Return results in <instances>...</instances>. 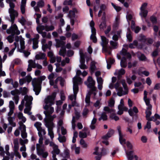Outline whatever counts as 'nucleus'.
<instances>
[{
  "label": "nucleus",
  "instance_id": "obj_1",
  "mask_svg": "<svg viewBox=\"0 0 160 160\" xmlns=\"http://www.w3.org/2000/svg\"><path fill=\"white\" fill-rule=\"evenodd\" d=\"M54 100L53 96H48L45 99L43 105V108L45 110L43 112L46 116L44 120V125L48 128V134L52 140L54 137L53 129L54 126L52 121L56 117L55 115L51 116L54 112V108L51 106L54 103Z\"/></svg>",
  "mask_w": 160,
  "mask_h": 160
},
{
  "label": "nucleus",
  "instance_id": "obj_2",
  "mask_svg": "<svg viewBox=\"0 0 160 160\" xmlns=\"http://www.w3.org/2000/svg\"><path fill=\"white\" fill-rule=\"evenodd\" d=\"M74 78L73 89V94H72L68 96V98L72 102V104H69L68 106V109L67 110V112L69 113L70 112L71 107L72 106H78V104L76 101V99L77 94L78 91V83H80L81 82V79L78 78V81L77 82Z\"/></svg>",
  "mask_w": 160,
  "mask_h": 160
},
{
  "label": "nucleus",
  "instance_id": "obj_3",
  "mask_svg": "<svg viewBox=\"0 0 160 160\" xmlns=\"http://www.w3.org/2000/svg\"><path fill=\"white\" fill-rule=\"evenodd\" d=\"M121 82L118 81L116 83L115 89L117 92V94L121 97L128 94V88L126 81L124 79L122 80Z\"/></svg>",
  "mask_w": 160,
  "mask_h": 160
},
{
  "label": "nucleus",
  "instance_id": "obj_4",
  "mask_svg": "<svg viewBox=\"0 0 160 160\" xmlns=\"http://www.w3.org/2000/svg\"><path fill=\"white\" fill-rule=\"evenodd\" d=\"M6 2L9 4L10 7L8 9V12L10 18V21L11 23L14 22L15 18L18 16V12L14 9L15 5L13 2H11L10 0H7Z\"/></svg>",
  "mask_w": 160,
  "mask_h": 160
},
{
  "label": "nucleus",
  "instance_id": "obj_5",
  "mask_svg": "<svg viewBox=\"0 0 160 160\" xmlns=\"http://www.w3.org/2000/svg\"><path fill=\"white\" fill-rule=\"evenodd\" d=\"M46 78L45 76H40L38 78H34L32 81V84L33 89L35 94L38 95L41 91L40 85L42 81L44 80Z\"/></svg>",
  "mask_w": 160,
  "mask_h": 160
},
{
  "label": "nucleus",
  "instance_id": "obj_6",
  "mask_svg": "<svg viewBox=\"0 0 160 160\" xmlns=\"http://www.w3.org/2000/svg\"><path fill=\"white\" fill-rule=\"evenodd\" d=\"M9 111L7 115V119L9 122V124L12 125L13 127H15L16 125V123L13 122L15 119L14 117H12L14 113L15 109V105L13 101H10L9 102Z\"/></svg>",
  "mask_w": 160,
  "mask_h": 160
},
{
  "label": "nucleus",
  "instance_id": "obj_7",
  "mask_svg": "<svg viewBox=\"0 0 160 160\" xmlns=\"http://www.w3.org/2000/svg\"><path fill=\"white\" fill-rule=\"evenodd\" d=\"M120 54L123 56L121 60L120 65L122 67L125 68L127 65L126 58L130 59L131 56L130 53L128 52L126 50L125 48H122L120 52Z\"/></svg>",
  "mask_w": 160,
  "mask_h": 160
},
{
  "label": "nucleus",
  "instance_id": "obj_8",
  "mask_svg": "<svg viewBox=\"0 0 160 160\" xmlns=\"http://www.w3.org/2000/svg\"><path fill=\"white\" fill-rule=\"evenodd\" d=\"M24 99L26 101L25 106V108L24 110V112L25 113L28 114V115H31L32 113L30 112L32 108L31 106L32 104V101L33 100L32 97L31 96L25 95L24 96Z\"/></svg>",
  "mask_w": 160,
  "mask_h": 160
},
{
  "label": "nucleus",
  "instance_id": "obj_9",
  "mask_svg": "<svg viewBox=\"0 0 160 160\" xmlns=\"http://www.w3.org/2000/svg\"><path fill=\"white\" fill-rule=\"evenodd\" d=\"M117 129L118 132L119 136V140L121 144L124 146L126 144L129 149H132V145L131 143L128 141L126 142V139L124 138V135L122 134L121 131V127L118 126L117 127Z\"/></svg>",
  "mask_w": 160,
  "mask_h": 160
},
{
  "label": "nucleus",
  "instance_id": "obj_10",
  "mask_svg": "<svg viewBox=\"0 0 160 160\" xmlns=\"http://www.w3.org/2000/svg\"><path fill=\"white\" fill-rule=\"evenodd\" d=\"M148 3L145 2L142 3L140 8V12L139 15L141 18L142 21L144 19H146L148 15V10L147 9Z\"/></svg>",
  "mask_w": 160,
  "mask_h": 160
},
{
  "label": "nucleus",
  "instance_id": "obj_11",
  "mask_svg": "<svg viewBox=\"0 0 160 160\" xmlns=\"http://www.w3.org/2000/svg\"><path fill=\"white\" fill-rule=\"evenodd\" d=\"M36 151L37 154L43 158H47L48 155V152L38 144H36Z\"/></svg>",
  "mask_w": 160,
  "mask_h": 160
},
{
  "label": "nucleus",
  "instance_id": "obj_12",
  "mask_svg": "<svg viewBox=\"0 0 160 160\" xmlns=\"http://www.w3.org/2000/svg\"><path fill=\"white\" fill-rule=\"evenodd\" d=\"M6 32L7 33L9 34H11L13 35L15 34L18 35L20 33V32L18 29L17 25L15 24H14V22L11 23V27L9 28L7 30Z\"/></svg>",
  "mask_w": 160,
  "mask_h": 160
},
{
  "label": "nucleus",
  "instance_id": "obj_13",
  "mask_svg": "<svg viewBox=\"0 0 160 160\" xmlns=\"http://www.w3.org/2000/svg\"><path fill=\"white\" fill-rule=\"evenodd\" d=\"M20 48L18 49V51L22 53L24 57L27 58L30 54L31 53L28 50H25V42L23 39H20Z\"/></svg>",
  "mask_w": 160,
  "mask_h": 160
},
{
  "label": "nucleus",
  "instance_id": "obj_14",
  "mask_svg": "<svg viewBox=\"0 0 160 160\" xmlns=\"http://www.w3.org/2000/svg\"><path fill=\"white\" fill-rule=\"evenodd\" d=\"M95 151L93 153L97 155L95 158L96 160H100L102 156L105 155L106 152V150L104 148L102 149H99L98 147H96L95 148Z\"/></svg>",
  "mask_w": 160,
  "mask_h": 160
},
{
  "label": "nucleus",
  "instance_id": "obj_15",
  "mask_svg": "<svg viewBox=\"0 0 160 160\" xmlns=\"http://www.w3.org/2000/svg\"><path fill=\"white\" fill-rule=\"evenodd\" d=\"M95 23L93 20H92L90 23V26L91 28L92 34L90 36L91 39L93 42L96 43L97 42V39L96 37V30L94 28Z\"/></svg>",
  "mask_w": 160,
  "mask_h": 160
},
{
  "label": "nucleus",
  "instance_id": "obj_16",
  "mask_svg": "<svg viewBox=\"0 0 160 160\" xmlns=\"http://www.w3.org/2000/svg\"><path fill=\"white\" fill-rule=\"evenodd\" d=\"M101 38L102 42L101 45L102 47V49L104 50L108 54L110 55L111 52V51H109L108 50L106 46L108 43V40L104 36H101Z\"/></svg>",
  "mask_w": 160,
  "mask_h": 160
},
{
  "label": "nucleus",
  "instance_id": "obj_17",
  "mask_svg": "<svg viewBox=\"0 0 160 160\" xmlns=\"http://www.w3.org/2000/svg\"><path fill=\"white\" fill-rule=\"evenodd\" d=\"M86 53H84L80 51V64L79 67L81 69H86L88 68V67L84 64L85 62V58Z\"/></svg>",
  "mask_w": 160,
  "mask_h": 160
},
{
  "label": "nucleus",
  "instance_id": "obj_18",
  "mask_svg": "<svg viewBox=\"0 0 160 160\" xmlns=\"http://www.w3.org/2000/svg\"><path fill=\"white\" fill-rule=\"evenodd\" d=\"M104 110L107 112V113H111L110 117L112 119H114L116 121H118L119 119V118L116 116L115 113V111L114 110L111 109L108 107H105L104 108Z\"/></svg>",
  "mask_w": 160,
  "mask_h": 160
},
{
  "label": "nucleus",
  "instance_id": "obj_19",
  "mask_svg": "<svg viewBox=\"0 0 160 160\" xmlns=\"http://www.w3.org/2000/svg\"><path fill=\"white\" fill-rule=\"evenodd\" d=\"M147 106L146 110L145 111V113L146 114V117L147 120L148 121H150L151 117L150 116L152 114V105L150 104V102H148L146 103Z\"/></svg>",
  "mask_w": 160,
  "mask_h": 160
},
{
  "label": "nucleus",
  "instance_id": "obj_20",
  "mask_svg": "<svg viewBox=\"0 0 160 160\" xmlns=\"http://www.w3.org/2000/svg\"><path fill=\"white\" fill-rule=\"evenodd\" d=\"M85 84L89 88H92V89L95 90L96 89V87L94 86L95 82L94 81L92 77H88L87 81L85 82Z\"/></svg>",
  "mask_w": 160,
  "mask_h": 160
},
{
  "label": "nucleus",
  "instance_id": "obj_21",
  "mask_svg": "<svg viewBox=\"0 0 160 160\" xmlns=\"http://www.w3.org/2000/svg\"><path fill=\"white\" fill-rule=\"evenodd\" d=\"M88 74V73L87 72H86L85 71H84L83 72H82L80 70H77L76 72V75L73 78V81H74V78H75V80L78 82V78H80L81 79V82L80 83H78V85L81 84L82 82V80L81 78L79 77V75H82L83 76L85 77Z\"/></svg>",
  "mask_w": 160,
  "mask_h": 160
},
{
  "label": "nucleus",
  "instance_id": "obj_22",
  "mask_svg": "<svg viewBox=\"0 0 160 160\" xmlns=\"http://www.w3.org/2000/svg\"><path fill=\"white\" fill-rule=\"evenodd\" d=\"M19 93V91L17 89L11 91V94L14 96L13 98V99L15 101V103L16 104H18V103L19 99V98L18 96Z\"/></svg>",
  "mask_w": 160,
  "mask_h": 160
},
{
  "label": "nucleus",
  "instance_id": "obj_23",
  "mask_svg": "<svg viewBox=\"0 0 160 160\" xmlns=\"http://www.w3.org/2000/svg\"><path fill=\"white\" fill-rule=\"evenodd\" d=\"M100 10L99 11L98 16L100 17L102 13H103V16L102 17V19H104L105 18V12L104 11L106 8V6L104 4H101L100 6Z\"/></svg>",
  "mask_w": 160,
  "mask_h": 160
},
{
  "label": "nucleus",
  "instance_id": "obj_24",
  "mask_svg": "<svg viewBox=\"0 0 160 160\" xmlns=\"http://www.w3.org/2000/svg\"><path fill=\"white\" fill-rule=\"evenodd\" d=\"M44 6V2L42 0H40L37 3V6L34 7V9L36 12H40L39 8H42Z\"/></svg>",
  "mask_w": 160,
  "mask_h": 160
},
{
  "label": "nucleus",
  "instance_id": "obj_25",
  "mask_svg": "<svg viewBox=\"0 0 160 160\" xmlns=\"http://www.w3.org/2000/svg\"><path fill=\"white\" fill-rule=\"evenodd\" d=\"M16 116L18 118L20 121V122H19V124L24 123L26 120V118L23 116V114L21 112H18L17 113Z\"/></svg>",
  "mask_w": 160,
  "mask_h": 160
},
{
  "label": "nucleus",
  "instance_id": "obj_26",
  "mask_svg": "<svg viewBox=\"0 0 160 160\" xmlns=\"http://www.w3.org/2000/svg\"><path fill=\"white\" fill-rule=\"evenodd\" d=\"M127 83L130 85L132 83V81L135 80L137 78V76L134 74L131 77L130 76H126V77Z\"/></svg>",
  "mask_w": 160,
  "mask_h": 160
},
{
  "label": "nucleus",
  "instance_id": "obj_27",
  "mask_svg": "<svg viewBox=\"0 0 160 160\" xmlns=\"http://www.w3.org/2000/svg\"><path fill=\"white\" fill-rule=\"evenodd\" d=\"M140 37H141V38L140 39V40L145 42L148 45L152 44L153 42V40L152 39L150 38H146L144 36L141 35Z\"/></svg>",
  "mask_w": 160,
  "mask_h": 160
},
{
  "label": "nucleus",
  "instance_id": "obj_28",
  "mask_svg": "<svg viewBox=\"0 0 160 160\" xmlns=\"http://www.w3.org/2000/svg\"><path fill=\"white\" fill-rule=\"evenodd\" d=\"M35 58L37 60L47 59V57L45 53L41 52H38L35 55Z\"/></svg>",
  "mask_w": 160,
  "mask_h": 160
},
{
  "label": "nucleus",
  "instance_id": "obj_29",
  "mask_svg": "<svg viewBox=\"0 0 160 160\" xmlns=\"http://www.w3.org/2000/svg\"><path fill=\"white\" fill-rule=\"evenodd\" d=\"M125 72V70L121 68L120 70H116L115 72L114 73L115 75H117L118 78H120L121 76L124 75Z\"/></svg>",
  "mask_w": 160,
  "mask_h": 160
},
{
  "label": "nucleus",
  "instance_id": "obj_30",
  "mask_svg": "<svg viewBox=\"0 0 160 160\" xmlns=\"http://www.w3.org/2000/svg\"><path fill=\"white\" fill-rule=\"evenodd\" d=\"M26 3V0H22L20 8L21 13L23 14H24L25 12Z\"/></svg>",
  "mask_w": 160,
  "mask_h": 160
},
{
  "label": "nucleus",
  "instance_id": "obj_31",
  "mask_svg": "<svg viewBox=\"0 0 160 160\" xmlns=\"http://www.w3.org/2000/svg\"><path fill=\"white\" fill-rule=\"evenodd\" d=\"M97 81L98 83V88L99 90H101L102 88L103 80L101 77H97Z\"/></svg>",
  "mask_w": 160,
  "mask_h": 160
},
{
  "label": "nucleus",
  "instance_id": "obj_32",
  "mask_svg": "<svg viewBox=\"0 0 160 160\" xmlns=\"http://www.w3.org/2000/svg\"><path fill=\"white\" fill-rule=\"evenodd\" d=\"M124 148L128 160H132L133 158V152L132 151H128L127 150L125 147H124Z\"/></svg>",
  "mask_w": 160,
  "mask_h": 160
},
{
  "label": "nucleus",
  "instance_id": "obj_33",
  "mask_svg": "<svg viewBox=\"0 0 160 160\" xmlns=\"http://www.w3.org/2000/svg\"><path fill=\"white\" fill-rule=\"evenodd\" d=\"M138 110L136 107H134L132 109L130 108L128 110V113L131 116H133L134 115V113L136 114L138 113Z\"/></svg>",
  "mask_w": 160,
  "mask_h": 160
},
{
  "label": "nucleus",
  "instance_id": "obj_34",
  "mask_svg": "<svg viewBox=\"0 0 160 160\" xmlns=\"http://www.w3.org/2000/svg\"><path fill=\"white\" fill-rule=\"evenodd\" d=\"M138 57L140 61L145 62L148 60L145 55L140 52L138 53Z\"/></svg>",
  "mask_w": 160,
  "mask_h": 160
},
{
  "label": "nucleus",
  "instance_id": "obj_35",
  "mask_svg": "<svg viewBox=\"0 0 160 160\" xmlns=\"http://www.w3.org/2000/svg\"><path fill=\"white\" fill-rule=\"evenodd\" d=\"M78 11L75 8H73L72 10L69 12L68 16L70 18H74L75 17V13H77Z\"/></svg>",
  "mask_w": 160,
  "mask_h": 160
},
{
  "label": "nucleus",
  "instance_id": "obj_36",
  "mask_svg": "<svg viewBox=\"0 0 160 160\" xmlns=\"http://www.w3.org/2000/svg\"><path fill=\"white\" fill-rule=\"evenodd\" d=\"M117 80L116 78L113 77L112 78V82L109 85L108 87L110 89H113L114 88H115V86L116 83L114 84V83Z\"/></svg>",
  "mask_w": 160,
  "mask_h": 160
},
{
  "label": "nucleus",
  "instance_id": "obj_37",
  "mask_svg": "<svg viewBox=\"0 0 160 160\" xmlns=\"http://www.w3.org/2000/svg\"><path fill=\"white\" fill-rule=\"evenodd\" d=\"M52 42L51 41H49L48 42V44H43L42 46V50L44 51H45L46 49L47 48H48L49 49H51V47L52 45Z\"/></svg>",
  "mask_w": 160,
  "mask_h": 160
},
{
  "label": "nucleus",
  "instance_id": "obj_38",
  "mask_svg": "<svg viewBox=\"0 0 160 160\" xmlns=\"http://www.w3.org/2000/svg\"><path fill=\"white\" fill-rule=\"evenodd\" d=\"M14 47L13 48L8 52V55L10 57L12 56L13 52L15 50L16 48H18V49L19 48V44L17 43L16 42H14Z\"/></svg>",
  "mask_w": 160,
  "mask_h": 160
},
{
  "label": "nucleus",
  "instance_id": "obj_39",
  "mask_svg": "<svg viewBox=\"0 0 160 160\" xmlns=\"http://www.w3.org/2000/svg\"><path fill=\"white\" fill-rule=\"evenodd\" d=\"M60 40H59L57 42V44L58 47H61L65 45V42L63 40H65L66 38L62 36L60 37Z\"/></svg>",
  "mask_w": 160,
  "mask_h": 160
},
{
  "label": "nucleus",
  "instance_id": "obj_40",
  "mask_svg": "<svg viewBox=\"0 0 160 160\" xmlns=\"http://www.w3.org/2000/svg\"><path fill=\"white\" fill-rule=\"evenodd\" d=\"M83 130L86 131V132H79V136L80 138H84L87 137V132L88 133L89 132L87 131V129L84 128Z\"/></svg>",
  "mask_w": 160,
  "mask_h": 160
},
{
  "label": "nucleus",
  "instance_id": "obj_41",
  "mask_svg": "<svg viewBox=\"0 0 160 160\" xmlns=\"http://www.w3.org/2000/svg\"><path fill=\"white\" fill-rule=\"evenodd\" d=\"M114 132V131L113 130L110 129L107 134L105 136H103V138L107 139L108 138H110L113 135Z\"/></svg>",
  "mask_w": 160,
  "mask_h": 160
},
{
  "label": "nucleus",
  "instance_id": "obj_42",
  "mask_svg": "<svg viewBox=\"0 0 160 160\" xmlns=\"http://www.w3.org/2000/svg\"><path fill=\"white\" fill-rule=\"evenodd\" d=\"M121 33V30H118L117 32V33L114 34L112 37V39L115 41H116L118 38L120 37V34Z\"/></svg>",
  "mask_w": 160,
  "mask_h": 160
},
{
  "label": "nucleus",
  "instance_id": "obj_43",
  "mask_svg": "<svg viewBox=\"0 0 160 160\" xmlns=\"http://www.w3.org/2000/svg\"><path fill=\"white\" fill-rule=\"evenodd\" d=\"M60 81V84L62 87L64 86L65 83L64 79L61 77H59L57 78L55 80V83H57L58 81Z\"/></svg>",
  "mask_w": 160,
  "mask_h": 160
},
{
  "label": "nucleus",
  "instance_id": "obj_44",
  "mask_svg": "<svg viewBox=\"0 0 160 160\" xmlns=\"http://www.w3.org/2000/svg\"><path fill=\"white\" fill-rule=\"evenodd\" d=\"M37 30L38 32H42L44 30L46 29V25L44 26L42 25H39L37 27Z\"/></svg>",
  "mask_w": 160,
  "mask_h": 160
},
{
  "label": "nucleus",
  "instance_id": "obj_45",
  "mask_svg": "<svg viewBox=\"0 0 160 160\" xmlns=\"http://www.w3.org/2000/svg\"><path fill=\"white\" fill-rule=\"evenodd\" d=\"M96 70L95 63L94 61L92 62L90 68V71L91 73H93Z\"/></svg>",
  "mask_w": 160,
  "mask_h": 160
},
{
  "label": "nucleus",
  "instance_id": "obj_46",
  "mask_svg": "<svg viewBox=\"0 0 160 160\" xmlns=\"http://www.w3.org/2000/svg\"><path fill=\"white\" fill-rule=\"evenodd\" d=\"M18 21L22 26H24L27 23V21L25 18L23 16H22L20 18H18Z\"/></svg>",
  "mask_w": 160,
  "mask_h": 160
},
{
  "label": "nucleus",
  "instance_id": "obj_47",
  "mask_svg": "<svg viewBox=\"0 0 160 160\" xmlns=\"http://www.w3.org/2000/svg\"><path fill=\"white\" fill-rule=\"evenodd\" d=\"M53 151L52 152V153L58 155L60 153V150L58 148V146L57 145L56 146L53 147Z\"/></svg>",
  "mask_w": 160,
  "mask_h": 160
},
{
  "label": "nucleus",
  "instance_id": "obj_48",
  "mask_svg": "<svg viewBox=\"0 0 160 160\" xmlns=\"http://www.w3.org/2000/svg\"><path fill=\"white\" fill-rule=\"evenodd\" d=\"M66 53V48L65 47H62L59 51V55L64 57Z\"/></svg>",
  "mask_w": 160,
  "mask_h": 160
},
{
  "label": "nucleus",
  "instance_id": "obj_49",
  "mask_svg": "<svg viewBox=\"0 0 160 160\" xmlns=\"http://www.w3.org/2000/svg\"><path fill=\"white\" fill-rule=\"evenodd\" d=\"M38 41L36 40H32V41H29V42H33V45H32V48L34 49H36L38 48Z\"/></svg>",
  "mask_w": 160,
  "mask_h": 160
},
{
  "label": "nucleus",
  "instance_id": "obj_50",
  "mask_svg": "<svg viewBox=\"0 0 160 160\" xmlns=\"http://www.w3.org/2000/svg\"><path fill=\"white\" fill-rule=\"evenodd\" d=\"M107 116L106 115V113L105 112H103L101 115V117L98 118V120L100 121L102 120L103 121H105L107 119Z\"/></svg>",
  "mask_w": 160,
  "mask_h": 160
},
{
  "label": "nucleus",
  "instance_id": "obj_51",
  "mask_svg": "<svg viewBox=\"0 0 160 160\" xmlns=\"http://www.w3.org/2000/svg\"><path fill=\"white\" fill-rule=\"evenodd\" d=\"M38 131V134L39 136H42L43 135H45L46 134V132L44 129L42 128L37 130Z\"/></svg>",
  "mask_w": 160,
  "mask_h": 160
},
{
  "label": "nucleus",
  "instance_id": "obj_52",
  "mask_svg": "<svg viewBox=\"0 0 160 160\" xmlns=\"http://www.w3.org/2000/svg\"><path fill=\"white\" fill-rule=\"evenodd\" d=\"M58 136V139L60 142H66V138L65 136H62L60 133H59Z\"/></svg>",
  "mask_w": 160,
  "mask_h": 160
},
{
  "label": "nucleus",
  "instance_id": "obj_53",
  "mask_svg": "<svg viewBox=\"0 0 160 160\" xmlns=\"http://www.w3.org/2000/svg\"><path fill=\"white\" fill-rule=\"evenodd\" d=\"M158 119L160 120V115L157 113H156L154 115V116L151 117L150 121H153L154 122H155Z\"/></svg>",
  "mask_w": 160,
  "mask_h": 160
},
{
  "label": "nucleus",
  "instance_id": "obj_54",
  "mask_svg": "<svg viewBox=\"0 0 160 160\" xmlns=\"http://www.w3.org/2000/svg\"><path fill=\"white\" fill-rule=\"evenodd\" d=\"M24 79L26 82L29 83L32 80V78L30 74L26 76L24 78Z\"/></svg>",
  "mask_w": 160,
  "mask_h": 160
},
{
  "label": "nucleus",
  "instance_id": "obj_55",
  "mask_svg": "<svg viewBox=\"0 0 160 160\" xmlns=\"http://www.w3.org/2000/svg\"><path fill=\"white\" fill-rule=\"evenodd\" d=\"M28 65L31 66L33 68H35L36 63H35V60H29L28 61Z\"/></svg>",
  "mask_w": 160,
  "mask_h": 160
},
{
  "label": "nucleus",
  "instance_id": "obj_56",
  "mask_svg": "<svg viewBox=\"0 0 160 160\" xmlns=\"http://www.w3.org/2000/svg\"><path fill=\"white\" fill-rule=\"evenodd\" d=\"M99 28L101 30H103L106 27V23L105 21L102 22L100 24Z\"/></svg>",
  "mask_w": 160,
  "mask_h": 160
},
{
  "label": "nucleus",
  "instance_id": "obj_57",
  "mask_svg": "<svg viewBox=\"0 0 160 160\" xmlns=\"http://www.w3.org/2000/svg\"><path fill=\"white\" fill-rule=\"evenodd\" d=\"M133 14L132 13H128L126 15L127 20L128 22L132 18Z\"/></svg>",
  "mask_w": 160,
  "mask_h": 160
},
{
  "label": "nucleus",
  "instance_id": "obj_58",
  "mask_svg": "<svg viewBox=\"0 0 160 160\" xmlns=\"http://www.w3.org/2000/svg\"><path fill=\"white\" fill-rule=\"evenodd\" d=\"M148 94V92H147L145 90L144 91V97L143 98L145 102V103H146L147 102H150V100L149 99L147 98V95Z\"/></svg>",
  "mask_w": 160,
  "mask_h": 160
},
{
  "label": "nucleus",
  "instance_id": "obj_59",
  "mask_svg": "<svg viewBox=\"0 0 160 160\" xmlns=\"http://www.w3.org/2000/svg\"><path fill=\"white\" fill-rule=\"evenodd\" d=\"M110 44L113 48H116L117 47L118 44L116 41H111L110 42Z\"/></svg>",
  "mask_w": 160,
  "mask_h": 160
},
{
  "label": "nucleus",
  "instance_id": "obj_60",
  "mask_svg": "<svg viewBox=\"0 0 160 160\" xmlns=\"http://www.w3.org/2000/svg\"><path fill=\"white\" fill-rule=\"evenodd\" d=\"M128 32L127 34V37L129 41L131 42L132 40V38L130 33V30L129 28L128 29Z\"/></svg>",
  "mask_w": 160,
  "mask_h": 160
},
{
  "label": "nucleus",
  "instance_id": "obj_61",
  "mask_svg": "<svg viewBox=\"0 0 160 160\" xmlns=\"http://www.w3.org/2000/svg\"><path fill=\"white\" fill-rule=\"evenodd\" d=\"M70 59L68 58H66L65 60H63L61 62V65L64 66L66 63H68L69 62Z\"/></svg>",
  "mask_w": 160,
  "mask_h": 160
},
{
  "label": "nucleus",
  "instance_id": "obj_62",
  "mask_svg": "<svg viewBox=\"0 0 160 160\" xmlns=\"http://www.w3.org/2000/svg\"><path fill=\"white\" fill-rule=\"evenodd\" d=\"M54 29V27L53 26L51 25L50 26H48L46 25V31L48 32L51 31H52Z\"/></svg>",
  "mask_w": 160,
  "mask_h": 160
},
{
  "label": "nucleus",
  "instance_id": "obj_63",
  "mask_svg": "<svg viewBox=\"0 0 160 160\" xmlns=\"http://www.w3.org/2000/svg\"><path fill=\"white\" fill-rule=\"evenodd\" d=\"M14 35L12 34L7 37V39L10 43H12L13 42L14 38Z\"/></svg>",
  "mask_w": 160,
  "mask_h": 160
},
{
  "label": "nucleus",
  "instance_id": "obj_64",
  "mask_svg": "<svg viewBox=\"0 0 160 160\" xmlns=\"http://www.w3.org/2000/svg\"><path fill=\"white\" fill-rule=\"evenodd\" d=\"M42 123L39 122H36L34 124L35 127L37 128V130L42 128Z\"/></svg>",
  "mask_w": 160,
  "mask_h": 160
}]
</instances>
